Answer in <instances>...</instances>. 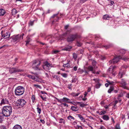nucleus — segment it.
<instances>
[{"label":"nucleus","instance_id":"f257e3e1","mask_svg":"<svg viewBox=\"0 0 129 129\" xmlns=\"http://www.w3.org/2000/svg\"><path fill=\"white\" fill-rule=\"evenodd\" d=\"M12 110V108L11 106H5L2 109V113L4 116L8 117L11 114Z\"/></svg>","mask_w":129,"mask_h":129},{"label":"nucleus","instance_id":"f03ea898","mask_svg":"<svg viewBox=\"0 0 129 129\" xmlns=\"http://www.w3.org/2000/svg\"><path fill=\"white\" fill-rule=\"evenodd\" d=\"M25 91L24 88L22 86H19L17 87L15 90V94L19 96L22 95Z\"/></svg>","mask_w":129,"mask_h":129},{"label":"nucleus","instance_id":"7ed1b4c3","mask_svg":"<svg viewBox=\"0 0 129 129\" xmlns=\"http://www.w3.org/2000/svg\"><path fill=\"white\" fill-rule=\"evenodd\" d=\"M24 35V34H22V35H18L17 36H13L12 37L11 40L12 42L16 43L20 40L23 39Z\"/></svg>","mask_w":129,"mask_h":129},{"label":"nucleus","instance_id":"20e7f679","mask_svg":"<svg viewBox=\"0 0 129 129\" xmlns=\"http://www.w3.org/2000/svg\"><path fill=\"white\" fill-rule=\"evenodd\" d=\"M41 61L38 60H34L33 62L32 68L35 70H40L39 68L41 64Z\"/></svg>","mask_w":129,"mask_h":129},{"label":"nucleus","instance_id":"39448f33","mask_svg":"<svg viewBox=\"0 0 129 129\" xmlns=\"http://www.w3.org/2000/svg\"><path fill=\"white\" fill-rule=\"evenodd\" d=\"M78 37V36L77 34H71L68 36L67 40L68 42H72L77 39Z\"/></svg>","mask_w":129,"mask_h":129},{"label":"nucleus","instance_id":"423d86ee","mask_svg":"<svg viewBox=\"0 0 129 129\" xmlns=\"http://www.w3.org/2000/svg\"><path fill=\"white\" fill-rule=\"evenodd\" d=\"M26 103V102L23 99H19L18 100L15 104V105L17 106H20L21 107H23L25 105Z\"/></svg>","mask_w":129,"mask_h":129},{"label":"nucleus","instance_id":"0eeeda50","mask_svg":"<svg viewBox=\"0 0 129 129\" xmlns=\"http://www.w3.org/2000/svg\"><path fill=\"white\" fill-rule=\"evenodd\" d=\"M120 59H122L124 60L125 61H126V58H122L121 56H118L117 57H115L112 60H111L109 61L110 63H111L112 62L114 64L117 63Z\"/></svg>","mask_w":129,"mask_h":129},{"label":"nucleus","instance_id":"6e6552de","mask_svg":"<svg viewBox=\"0 0 129 129\" xmlns=\"http://www.w3.org/2000/svg\"><path fill=\"white\" fill-rule=\"evenodd\" d=\"M23 71V70L22 69H18L17 68H10L9 71V72L11 74L21 72Z\"/></svg>","mask_w":129,"mask_h":129},{"label":"nucleus","instance_id":"1a4fd4ad","mask_svg":"<svg viewBox=\"0 0 129 129\" xmlns=\"http://www.w3.org/2000/svg\"><path fill=\"white\" fill-rule=\"evenodd\" d=\"M10 36V34L9 32H6L4 35H2V37H3L5 39L9 38Z\"/></svg>","mask_w":129,"mask_h":129},{"label":"nucleus","instance_id":"9d476101","mask_svg":"<svg viewBox=\"0 0 129 129\" xmlns=\"http://www.w3.org/2000/svg\"><path fill=\"white\" fill-rule=\"evenodd\" d=\"M9 103V101L6 99H3L1 101V103L2 104H7Z\"/></svg>","mask_w":129,"mask_h":129},{"label":"nucleus","instance_id":"9b49d317","mask_svg":"<svg viewBox=\"0 0 129 129\" xmlns=\"http://www.w3.org/2000/svg\"><path fill=\"white\" fill-rule=\"evenodd\" d=\"M62 102H67L69 103H71V100L70 99L65 97L62 99Z\"/></svg>","mask_w":129,"mask_h":129},{"label":"nucleus","instance_id":"f8f14e48","mask_svg":"<svg viewBox=\"0 0 129 129\" xmlns=\"http://www.w3.org/2000/svg\"><path fill=\"white\" fill-rule=\"evenodd\" d=\"M71 48L72 47L71 46H68L65 47L64 48H63L62 50H63L70 51Z\"/></svg>","mask_w":129,"mask_h":129},{"label":"nucleus","instance_id":"ddd939ff","mask_svg":"<svg viewBox=\"0 0 129 129\" xmlns=\"http://www.w3.org/2000/svg\"><path fill=\"white\" fill-rule=\"evenodd\" d=\"M71 31V29H70L67 30L66 31V33L63 34V37H65L68 34L70 33Z\"/></svg>","mask_w":129,"mask_h":129},{"label":"nucleus","instance_id":"4468645a","mask_svg":"<svg viewBox=\"0 0 129 129\" xmlns=\"http://www.w3.org/2000/svg\"><path fill=\"white\" fill-rule=\"evenodd\" d=\"M87 68V69L89 72L90 71H93L94 69V67L91 66H88L87 68Z\"/></svg>","mask_w":129,"mask_h":129},{"label":"nucleus","instance_id":"2eb2a0df","mask_svg":"<svg viewBox=\"0 0 129 129\" xmlns=\"http://www.w3.org/2000/svg\"><path fill=\"white\" fill-rule=\"evenodd\" d=\"M121 83L122 85V87L124 88H125L126 85V83L125 81L124 80L122 79V81Z\"/></svg>","mask_w":129,"mask_h":129},{"label":"nucleus","instance_id":"dca6fc26","mask_svg":"<svg viewBox=\"0 0 129 129\" xmlns=\"http://www.w3.org/2000/svg\"><path fill=\"white\" fill-rule=\"evenodd\" d=\"M13 129H22L21 127L19 125H15L13 128Z\"/></svg>","mask_w":129,"mask_h":129},{"label":"nucleus","instance_id":"f3484780","mask_svg":"<svg viewBox=\"0 0 129 129\" xmlns=\"http://www.w3.org/2000/svg\"><path fill=\"white\" fill-rule=\"evenodd\" d=\"M5 13V12L4 10L3 9H0V16H3Z\"/></svg>","mask_w":129,"mask_h":129},{"label":"nucleus","instance_id":"a211bd4d","mask_svg":"<svg viewBox=\"0 0 129 129\" xmlns=\"http://www.w3.org/2000/svg\"><path fill=\"white\" fill-rule=\"evenodd\" d=\"M103 119L105 120H108L109 119V117L107 115H104L102 117Z\"/></svg>","mask_w":129,"mask_h":129},{"label":"nucleus","instance_id":"6ab92c4d","mask_svg":"<svg viewBox=\"0 0 129 129\" xmlns=\"http://www.w3.org/2000/svg\"><path fill=\"white\" fill-rule=\"evenodd\" d=\"M71 109L74 111H76L78 110V109L77 107L72 106L71 107Z\"/></svg>","mask_w":129,"mask_h":129},{"label":"nucleus","instance_id":"aec40b11","mask_svg":"<svg viewBox=\"0 0 129 129\" xmlns=\"http://www.w3.org/2000/svg\"><path fill=\"white\" fill-rule=\"evenodd\" d=\"M77 104L81 107H83L86 106V104L83 103H81L80 102H77Z\"/></svg>","mask_w":129,"mask_h":129},{"label":"nucleus","instance_id":"412c9836","mask_svg":"<svg viewBox=\"0 0 129 129\" xmlns=\"http://www.w3.org/2000/svg\"><path fill=\"white\" fill-rule=\"evenodd\" d=\"M110 18V17L107 14L104 15L103 17V18L105 20H108Z\"/></svg>","mask_w":129,"mask_h":129},{"label":"nucleus","instance_id":"4be33fe9","mask_svg":"<svg viewBox=\"0 0 129 129\" xmlns=\"http://www.w3.org/2000/svg\"><path fill=\"white\" fill-rule=\"evenodd\" d=\"M63 66L64 68H69L70 67V65L69 63H67L66 64H64Z\"/></svg>","mask_w":129,"mask_h":129},{"label":"nucleus","instance_id":"5701e85b","mask_svg":"<svg viewBox=\"0 0 129 129\" xmlns=\"http://www.w3.org/2000/svg\"><path fill=\"white\" fill-rule=\"evenodd\" d=\"M26 40L25 41V42L26 43V45L27 46V44H28L29 42L31 41V39L30 38H29V37H27L26 38Z\"/></svg>","mask_w":129,"mask_h":129},{"label":"nucleus","instance_id":"b1692460","mask_svg":"<svg viewBox=\"0 0 129 129\" xmlns=\"http://www.w3.org/2000/svg\"><path fill=\"white\" fill-rule=\"evenodd\" d=\"M80 94V93L73 92L71 93V94L74 96H78Z\"/></svg>","mask_w":129,"mask_h":129},{"label":"nucleus","instance_id":"393cba45","mask_svg":"<svg viewBox=\"0 0 129 129\" xmlns=\"http://www.w3.org/2000/svg\"><path fill=\"white\" fill-rule=\"evenodd\" d=\"M110 73V72H109V73ZM111 74H112V75L114 76L116 75V72L114 70H113L112 69L111 70L110 72Z\"/></svg>","mask_w":129,"mask_h":129},{"label":"nucleus","instance_id":"a878e982","mask_svg":"<svg viewBox=\"0 0 129 129\" xmlns=\"http://www.w3.org/2000/svg\"><path fill=\"white\" fill-rule=\"evenodd\" d=\"M111 45H105L102 46V47H104L106 49H109L111 47Z\"/></svg>","mask_w":129,"mask_h":129},{"label":"nucleus","instance_id":"bb28decb","mask_svg":"<svg viewBox=\"0 0 129 129\" xmlns=\"http://www.w3.org/2000/svg\"><path fill=\"white\" fill-rule=\"evenodd\" d=\"M17 13L16 10L14 9H13L12 10V13L13 15H15Z\"/></svg>","mask_w":129,"mask_h":129},{"label":"nucleus","instance_id":"cd10ccee","mask_svg":"<svg viewBox=\"0 0 129 129\" xmlns=\"http://www.w3.org/2000/svg\"><path fill=\"white\" fill-rule=\"evenodd\" d=\"M77 73H79L80 74L82 73L83 72H84V71L82 69L79 68L78 70V71L77 72Z\"/></svg>","mask_w":129,"mask_h":129},{"label":"nucleus","instance_id":"c85d7f7f","mask_svg":"<svg viewBox=\"0 0 129 129\" xmlns=\"http://www.w3.org/2000/svg\"><path fill=\"white\" fill-rule=\"evenodd\" d=\"M67 118L69 120H70L71 121V120L72 119H75V118H74V117L71 115H70L69 116H68V117Z\"/></svg>","mask_w":129,"mask_h":129},{"label":"nucleus","instance_id":"c756f323","mask_svg":"<svg viewBox=\"0 0 129 129\" xmlns=\"http://www.w3.org/2000/svg\"><path fill=\"white\" fill-rule=\"evenodd\" d=\"M101 85V84L98 82V83L96 85L95 87L97 88H99Z\"/></svg>","mask_w":129,"mask_h":129},{"label":"nucleus","instance_id":"7c9ffc66","mask_svg":"<svg viewBox=\"0 0 129 129\" xmlns=\"http://www.w3.org/2000/svg\"><path fill=\"white\" fill-rule=\"evenodd\" d=\"M45 66H46L47 67H49L51 66V64L49 63L47 61H46L45 63Z\"/></svg>","mask_w":129,"mask_h":129},{"label":"nucleus","instance_id":"2f4dec72","mask_svg":"<svg viewBox=\"0 0 129 129\" xmlns=\"http://www.w3.org/2000/svg\"><path fill=\"white\" fill-rule=\"evenodd\" d=\"M96 62L94 61L93 60L92 62V65L94 68H96L95 65Z\"/></svg>","mask_w":129,"mask_h":129},{"label":"nucleus","instance_id":"473e14b6","mask_svg":"<svg viewBox=\"0 0 129 129\" xmlns=\"http://www.w3.org/2000/svg\"><path fill=\"white\" fill-rule=\"evenodd\" d=\"M75 127L76 129H83L81 126L78 125H77L76 126H75Z\"/></svg>","mask_w":129,"mask_h":129},{"label":"nucleus","instance_id":"72a5a7b5","mask_svg":"<svg viewBox=\"0 0 129 129\" xmlns=\"http://www.w3.org/2000/svg\"><path fill=\"white\" fill-rule=\"evenodd\" d=\"M77 115L78 116V117L81 120H82V119L84 118L80 114H77Z\"/></svg>","mask_w":129,"mask_h":129},{"label":"nucleus","instance_id":"f704fd0d","mask_svg":"<svg viewBox=\"0 0 129 129\" xmlns=\"http://www.w3.org/2000/svg\"><path fill=\"white\" fill-rule=\"evenodd\" d=\"M65 122V120L61 118L60 119V121L59 123H64Z\"/></svg>","mask_w":129,"mask_h":129},{"label":"nucleus","instance_id":"c9c22d12","mask_svg":"<svg viewBox=\"0 0 129 129\" xmlns=\"http://www.w3.org/2000/svg\"><path fill=\"white\" fill-rule=\"evenodd\" d=\"M125 50L123 49H122L120 50V52L122 54H124L125 53Z\"/></svg>","mask_w":129,"mask_h":129},{"label":"nucleus","instance_id":"e433bc0d","mask_svg":"<svg viewBox=\"0 0 129 129\" xmlns=\"http://www.w3.org/2000/svg\"><path fill=\"white\" fill-rule=\"evenodd\" d=\"M61 75H62L63 77L64 78H66L68 76V74L66 73L61 74Z\"/></svg>","mask_w":129,"mask_h":129},{"label":"nucleus","instance_id":"4c0bfd02","mask_svg":"<svg viewBox=\"0 0 129 129\" xmlns=\"http://www.w3.org/2000/svg\"><path fill=\"white\" fill-rule=\"evenodd\" d=\"M73 58L76 59L77 57V55L75 53H74L73 54Z\"/></svg>","mask_w":129,"mask_h":129},{"label":"nucleus","instance_id":"58836bf2","mask_svg":"<svg viewBox=\"0 0 129 129\" xmlns=\"http://www.w3.org/2000/svg\"><path fill=\"white\" fill-rule=\"evenodd\" d=\"M107 82L109 84H113L114 83V82L109 80H108Z\"/></svg>","mask_w":129,"mask_h":129},{"label":"nucleus","instance_id":"ea45409f","mask_svg":"<svg viewBox=\"0 0 129 129\" xmlns=\"http://www.w3.org/2000/svg\"><path fill=\"white\" fill-rule=\"evenodd\" d=\"M34 21H30L29 23V26H32L34 24Z\"/></svg>","mask_w":129,"mask_h":129},{"label":"nucleus","instance_id":"a19ab883","mask_svg":"<svg viewBox=\"0 0 129 129\" xmlns=\"http://www.w3.org/2000/svg\"><path fill=\"white\" fill-rule=\"evenodd\" d=\"M115 128L116 129H120L119 126V125L118 123H117L116 126Z\"/></svg>","mask_w":129,"mask_h":129},{"label":"nucleus","instance_id":"79ce46f5","mask_svg":"<svg viewBox=\"0 0 129 129\" xmlns=\"http://www.w3.org/2000/svg\"><path fill=\"white\" fill-rule=\"evenodd\" d=\"M31 99L32 100L33 102H34V101L35 100V97L34 95H32L31 97Z\"/></svg>","mask_w":129,"mask_h":129},{"label":"nucleus","instance_id":"37998d69","mask_svg":"<svg viewBox=\"0 0 129 129\" xmlns=\"http://www.w3.org/2000/svg\"><path fill=\"white\" fill-rule=\"evenodd\" d=\"M116 68V67L115 66H114L113 67V68L112 69L111 68H109L108 70V71L109 72H110V71H111V70L113 69V70H114V69Z\"/></svg>","mask_w":129,"mask_h":129},{"label":"nucleus","instance_id":"c03bdc74","mask_svg":"<svg viewBox=\"0 0 129 129\" xmlns=\"http://www.w3.org/2000/svg\"><path fill=\"white\" fill-rule=\"evenodd\" d=\"M40 97L43 101H46V97H43L42 95L40 96Z\"/></svg>","mask_w":129,"mask_h":129},{"label":"nucleus","instance_id":"a18cd8bd","mask_svg":"<svg viewBox=\"0 0 129 129\" xmlns=\"http://www.w3.org/2000/svg\"><path fill=\"white\" fill-rule=\"evenodd\" d=\"M55 99L57 100L58 102H59L60 103H62V99L59 100L58 98L55 97Z\"/></svg>","mask_w":129,"mask_h":129},{"label":"nucleus","instance_id":"49530a36","mask_svg":"<svg viewBox=\"0 0 129 129\" xmlns=\"http://www.w3.org/2000/svg\"><path fill=\"white\" fill-rule=\"evenodd\" d=\"M37 109L38 111V112L39 113V114H40L41 111V109L39 108L38 107L37 108Z\"/></svg>","mask_w":129,"mask_h":129},{"label":"nucleus","instance_id":"de8ad7c7","mask_svg":"<svg viewBox=\"0 0 129 129\" xmlns=\"http://www.w3.org/2000/svg\"><path fill=\"white\" fill-rule=\"evenodd\" d=\"M113 90L112 88H110L108 90V92L109 93H111L112 91Z\"/></svg>","mask_w":129,"mask_h":129},{"label":"nucleus","instance_id":"09e8293b","mask_svg":"<svg viewBox=\"0 0 129 129\" xmlns=\"http://www.w3.org/2000/svg\"><path fill=\"white\" fill-rule=\"evenodd\" d=\"M82 43L79 42H77V45L78 46H80L82 45Z\"/></svg>","mask_w":129,"mask_h":129},{"label":"nucleus","instance_id":"8fccbe9b","mask_svg":"<svg viewBox=\"0 0 129 129\" xmlns=\"http://www.w3.org/2000/svg\"><path fill=\"white\" fill-rule=\"evenodd\" d=\"M87 0H80V3L81 4H83L86 1H87Z\"/></svg>","mask_w":129,"mask_h":129},{"label":"nucleus","instance_id":"3c124183","mask_svg":"<svg viewBox=\"0 0 129 129\" xmlns=\"http://www.w3.org/2000/svg\"><path fill=\"white\" fill-rule=\"evenodd\" d=\"M3 116H0V123H1L3 121Z\"/></svg>","mask_w":129,"mask_h":129},{"label":"nucleus","instance_id":"603ef678","mask_svg":"<svg viewBox=\"0 0 129 129\" xmlns=\"http://www.w3.org/2000/svg\"><path fill=\"white\" fill-rule=\"evenodd\" d=\"M84 72L85 73V75H86L87 74H88L89 71L88 70L87 71L85 70V71H84Z\"/></svg>","mask_w":129,"mask_h":129},{"label":"nucleus","instance_id":"864d4df0","mask_svg":"<svg viewBox=\"0 0 129 129\" xmlns=\"http://www.w3.org/2000/svg\"><path fill=\"white\" fill-rule=\"evenodd\" d=\"M124 73H122L121 72H120L119 74V76L120 78H121L122 77V75L124 74Z\"/></svg>","mask_w":129,"mask_h":129},{"label":"nucleus","instance_id":"5fc2aeb1","mask_svg":"<svg viewBox=\"0 0 129 129\" xmlns=\"http://www.w3.org/2000/svg\"><path fill=\"white\" fill-rule=\"evenodd\" d=\"M54 78L56 79L57 80H58L59 79V78L58 77V76L56 75H54Z\"/></svg>","mask_w":129,"mask_h":129},{"label":"nucleus","instance_id":"6e6d98bb","mask_svg":"<svg viewBox=\"0 0 129 129\" xmlns=\"http://www.w3.org/2000/svg\"><path fill=\"white\" fill-rule=\"evenodd\" d=\"M72 84H68V88L69 89H71Z\"/></svg>","mask_w":129,"mask_h":129},{"label":"nucleus","instance_id":"4d7b16f0","mask_svg":"<svg viewBox=\"0 0 129 129\" xmlns=\"http://www.w3.org/2000/svg\"><path fill=\"white\" fill-rule=\"evenodd\" d=\"M110 4H109L111 6H112L113 5V4H114V2L113 1H111L110 2Z\"/></svg>","mask_w":129,"mask_h":129},{"label":"nucleus","instance_id":"13d9d810","mask_svg":"<svg viewBox=\"0 0 129 129\" xmlns=\"http://www.w3.org/2000/svg\"><path fill=\"white\" fill-rule=\"evenodd\" d=\"M76 81V78H74L72 79V83L73 82H75Z\"/></svg>","mask_w":129,"mask_h":129},{"label":"nucleus","instance_id":"bf43d9fd","mask_svg":"<svg viewBox=\"0 0 129 129\" xmlns=\"http://www.w3.org/2000/svg\"><path fill=\"white\" fill-rule=\"evenodd\" d=\"M78 67L77 66H75L73 68L74 70L75 71H76L77 70Z\"/></svg>","mask_w":129,"mask_h":129},{"label":"nucleus","instance_id":"052dcab7","mask_svg":"<svg viewBox=\"0 0 129 129\" xmlns=\"http://www.w3.org/2000/svg\"><path fill=\"white\" fill-rule=\"evenodd\" d=\"M31 78L34 80H36L35 77L34 76H32Z\"/></svg>","mask_w":129,"mask_h":129},{"label":"nucleus","instance_id":"680f3d73","mask_svg":"<svg viewBox=\"0 0 129 129\" xmlns=\"http://www.w3.org/2000/svg\"><path fill=\"white\" fill-rule=\"evenodd\" d=\"M40 121L43 124H44L45 123V122L44 120L41 119L40 120Z\"/></svg>","mask_w":129,"mask_h":129},{"label":"nucleus","instance_id":"e2e57ef3","mask_svg":"<svg viewBox=\"0 0 129 129\" xmlns=\"http://www.w3.org/2000/svg\"><path fill=\"white\" fill-rule=\"evenodd\" d=\"M81 121L84 123L85 122L86 123H87V122L86 121L85 119L84 118Z\"/></svg>","mask_w":129,"mask_h":129},{"label":"nucleus","instance_id":"0e129e2a","mask_svg":"<svg viewBox=\"0 0 129 129\" xmlns=\"http://www.w3.org/2000/svg\"><path fill=\"white\" fill-rule=\"evenodd\" d=\"M81 121L84 123L85 122L86 123H87V122L86 121L85 119L84 118Z\"/></svg>","mask_w":129,"mask_h":129},{"label":"nucleus","instance_id":"69168bd1","mask_svg":"<svg viewBox=\"0 0 129 129\" xmlns=\"http://www.w3.org/2000/svg\"><path fill=\"white\" fill-rule=\"evenodd\" d=\"M59 52V51L58 50H54L53 51V53L55 54H56Z\"/></svg>","mask_w":129,"mask_h":129},{"label":"nucleus","instance_id":"338daca9","mask_svg":"<svg viewBox=\"0 0 129 129\" xmlns=\"http://www.w3.org/2000/svg\"><path fill=\"white\" fill-rule=\"evenodd\" d=\"M127 66L125 65H124L123 66H122V68H125V69L127 68Z\"/></svg>","mask_w":129,"mask_h":129},{"label":"nucleus","instance_id":"774afa93","mask_svg":"<svg viewBox=\"0 0 129 129\" xmlns=\"http://www.w3.org/2000/svg\"><path fill=\"white\" fill-rule=\"evenodd\" d=\"M126 98H129V93H127L126 94Z\"/></svg>","mask_w":129,"mask_h":129}]
</instances>
